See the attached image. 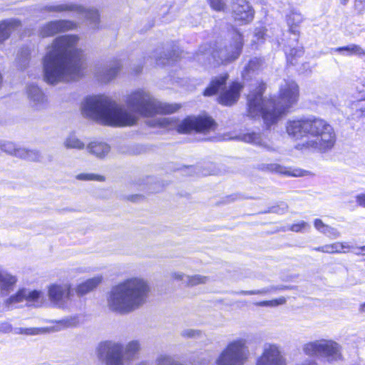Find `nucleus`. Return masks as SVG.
<instances>
[{"label":"nucleus","mask_w":365,"mask_h":365,"mask_svg":"<svg viewBox=\"0 0 365 365\" xmlns=\"http://www.w3.org/2000/svg\"><path fill=\"white\" fill-rule=\"evenodd\" d=\"M287 302V299L284 297H280L277 299H274L272 300H268V301H262L259 302H257L255 304L258 307H275L279 305L284 304Z\"/></svg>","instance_id":"obj_38"},{"label":"nucleus","mask_w":365,"mask_h":365,"mask_svg":"<svg viewBox=\"0 0 365 365\" xmlns=\"http://www.w3.org/2000/svg\"><path fill=\"white\" fill-rule=\"evenodd\" d=\"M170 61L171 60H170L167 57L160 56L155 59V63L159 66H164V65L170 63Z\"/></svg>","instance_id":"obj_49"},{"label":"nucleus","mask_w":365,"mask_h":365,"mask_svg":"<svg viewBox=\"0 0 365 365\" xmlns=\"http://www.w3.org/2000/svg\"><path fill=\"white\" fill-rule=\"evenodd\" d=\"M137 365H148L145 362H140Z\"/></svg>","instance_id":"obj_57"},{"label":"nucleus","mask_w":365,"mask_h":365,"mask_svg":"<svg viewBox=\"0 0 365 365\" xmlns=\"http://www.w3.org/2000/svg\"><path fill=\"white\" fill-rule=\"evenodd\" d=\"M174 277L176 279L182 281L190 286H195L200 284H205L208 281V277L202 275L188 276L182 273H175Z\"/></svg>","instance_id":"obj_29"},{"label":"nucleus","mask_w":365,"mask_h":365,"mask_svg":"<svg viewBox=\"0 0 365 365\" xmlns=\"http://www.w3.org/2000/svg\"><path fill=\"white\" fill-rule=\"evenodd\" d=\"M17 282L16 276L12 275L0 267V293L7 295L13 291Z\"/></svg>","instance_id":"obj_22"},{"label":"nucleus","mask_w":365,"mask_h":365,"mask_svg":"<svg viewBox=\"0 0 365 365\" xmlns=\"http://www.w3.org/2000/svg\"><path fill=\"white\" fill-rule=\"evenodd\" d=\"M323 249H325L326 251H340L344 249L347 250H355V249H361L363 250L364 247H356L353 243L351 242H336L330 245H327L324 247H323Z\"/></svg>","instance_id":"obj_35"},{"label":"nucleus","mask_w":365,"mask_h":365,"mask_svg":"<svg viewBox=\"0 0 365 365\" xmlns=\"http://www.w3.org/2000/svg\"><path fill=\"white\" fill-rule=\"evenodd\" d=\"M264 89L265 85L259 83L257 91L247 96L248 115L251 118L262 117L265 125L269 127L279 121L297 103L299 89L295 81L285 80L280 85L275 101L262 98Z\"/></svg>","instance_id":"obj_3"},{"label":"nucleus","mask_w":365,"mask_h":365,"mask_svg":"<svg viewBox=\"0 0 365 365\" xmlns=\"http://www.w3.org/2000/svg\"><path fill=\"white\" fill-rule=\"evenodd\" d=\"M335 51L346 56L356 55L363 56L365 55V51L361 46L356 44L336 48Z\"/></svg>","instance_id":"obj_32"},{"label":"nucleus","mask_w":365,"mask_h":365,"mask_svg":"<svg viewBox=\"0 0 365 365\" xmlns=\"http://www.w3.org/2000/svg\"><path fill=\"white\" fill-rule=\"evenodd\" d=\"M123 350V344L106 341L98 345L97 353L100 359H106V365H124Z\"/></svg>","instance_id":"obj_12"},{"label":"nucleus","mask_w":365,"mask_h":365,"mask_svg":"<svg viewBox=\"0 0 365 365\" xmlns=\"http://www.w3.org/2000/svg\"><path fill=\"white\" fill-rule=\"evenodd\" d=\"M124 106L106 96L87 97L81 105L83 115L101 125L125 127L135 125L138 115L152 116L158 113H172L178 110V104L162 103L145 89L131 92Z\"/></svg>","instance_id":"obj_1"},{"label":"nucleus","mask_w":365,"mask_h":365,"mask_svg":"<svg viewBox=\"0 0 365 365\" xmlns=\"http://www.w3.org/2000/svg\"><path fill=\"white\" fill-rule=\"evenodd\" d=\"M0 149L10 155L19 158L28 159L29 160H37L39 155L34 150H26L23 148H18L14 143L9 141L0 140Z\"/></svg>","instance_id":"obj_18"},{"label":"nucleus","mask_w":365,"mask_h":365,"mask_svg":"<svg viewBox=\"0 0 365 365\" xmlns=\"http://www.w3.org/2000/svg\"><path fill=\"white\" fill-rule=\"evenodd\" d=\"M101 281V276H96L91 279H88L84 282L78 284L76 288V292L78 296H83L96 289Z\"/></svg>","instance_id":"obj_27"},{"label":"nucleus","mask_w":365,"mask_h":365,"mask_svg":"<svg viewBox=\"0 0 365 365\" xmlns=\"http://www.w3.org/2000/svg\"><path fill=\"white\" fill-rule=\"evenodd\" d=\"M141 70H142V67H138V68L135 71V73H140V72L141 71Z\"/></svg>","instance_id":"obj_56"},{"label":"nucleus","mask_w":365,"mask_h":365,"mask_svg":"<svg viewBox=\"0 0 365 365\" xmlns=\"http://www.w3.org/2000/svg\"><path fill=\"white\" fill-rule=\"evenodd\" d=\"M80 323L79 317L76 315L66 317L56 324L55 330L60 331L63 329L75 327Z\"/></svg>","instance_id":"obj_34"},{"label":"nucleus","mask_w":365,"mask_h":365,"mask_svg":"<svg viewBox=\"0 0 365 365\" xmlns=\"http://www.w3.org/2000/svg\"><path fill=\"white\" fill-rule=\"evenodd\" d=\"M284 289H285V287H283V286H281V287L271 286L269 287L264 288L262 289L251 290V291H242L240 292V294H243V295H253V294L264 295V294H266L269 292H276L277 290H282Z\"/></svg>","instance_id":"obj_36"},{"label":"nucleus","mask_w":365,"mask_h":365,"mask_svg":"<svg viewBox=\"0 0 365 365\" xmlns=\"http://www.w3.org/2000/svg\"><path fill=\"white\" fill-rule=\"evenodd\" d=\"M76 178L79 180H95V181H103L104 177L93 173H81L76 176Z\"/></svg>","instance_id":"obj_41"},{"label":"nucleus","mask_w":365,"mask_h":365,"mask_svg":"<svg viewBox=\"0 0 365 365\" xmlns=\"http://www.w3.org/2000/svg\"><path fill=\"white\" fill-rule=\"evenodd\" d=\"M302 351L307 356H321L329 363L342 359L341 345L331 339H322L305 343Z\"/></svg>","instance_id":"obj_8"},{"label":"nucleus","mask_w":365,"mask_h":365,"mask_svg":"<svg viewBox=\"0 0 365 365\" xmlns=\"http://www.w3.org/2000/svg\"><path fill=\"white\" fill-rule=\"evenodd\" d=\"M72 296L70 284H52L48 287V297L50 302L59 308H68Z\"/></svg>","instance_id":"obj_13"},{"label":"nucleus","mask_w":365,"mask_h":365,"mask_svg":"<svg viewBox=\"0 0 365 365\" xmlns=\"http://www.w3.org/2000/svg\"><path fill=\"white\" fill-rule=\"evenodd\" d=\"M43 10L56 13L72 11L75 13L77 16L83 18L88 21L92 29H96L99 28L100 16L98 10L93 8H86L76 4L64 3L47 5Z\"/></svg>","instance_id":"obj_11"},{"label":"nucleus","mask_w":365,"mask_h":365,"mask_svg":"<svg viewBox=\"0 0 365 365\" xmlns=\"http://www.w3.org/2000/svg\"><path fill=\"white\" fill-rule=\"evenodd\" d=\"M265 169L272 173H276L286 176L292 177L304 176L305 174L307 173V171L302 170L301 169H292L276 163L267 165Z\"/></svg>","instance_id":"obj_23"},{"label":"nucleus","mask_w":365,"mask_h":365,"mask_svg":"<svg viewBox=\"0 0 365 365\" xmlns=\"http://www.w3.org/2000/svg\"><path fill=\"white\" fill-rule=\"evenodd\" d=\"M256 365H287V361L278 344L267 343L257 357Z\"/></svg>","instance_id":"obj_14"},{"label":"nucleus","mask_w":365,"mask_h":365,"mask_svg":"<svg viewBox=\"0 0 365 365\" xmlns=\"http://www.w3.org/2000/svg\"><path fill=\"white\" fill-rule=\"evenodd\" d=\"M287 134L296 139L306 138L296 148L299 150H317L327 152L334 148L336 136L333 127L324 119L314 116L289 120Z\"/></svg>","instance_id":"obj_4"},{"label":"nucleus","mask_w":365,"mask_h":365,"mask_svg":"<svg viewBox=\"0 0 365 365\" xmlns=\"http://www.w3.org/2000/svg\"><path fill=\"white\" fill-rule=\"evenodd\" d=\"M29 51L26 48L21 51V53L17 58V64L20 69H24L29 65Z\"/></svg>","instance_id":"obj_37"},{"label":"nucleus","mask_w":365,"mask_h":365,"mask_svg":"<svg viewBox=\"0 0 365 365\" xmlns=\"http://www.w3.org/2000/svg\"><path fill=\"white\" fill-rule=\"evenodd\" d=\"M304 19V16L299 9H290L286 15V22L289 27V31L294 35H299V27Z\"/></svg>","instance_id":"obj_21"},{"label":"nucleus","mask_w":365,"mask_h":365,"mask_svg":"<svg viewBox=\"0 0 365 365\" xmlns=\"http://www.w3.org/2000/svg\"><path fill=\"white\" fill-rule=\"evenodd\" d=\"M243 46L242 36L240 33H236L233 37V41L228 46L219 51L215 50L212 52L202 51L200 54H197V60L202 61L205 58L210 56L219 63H228L237 59L240 55Z\"/></svg>","instance_id":"obj_10"},{"label":"nucleus","mask_w":365,"mask_h":365,"mask_svg":"<svg viewBox=\"0 0 365 365\" xmlns=\"http://www.w3.org/2000/svg\"><path fill=\"white\" fill-rule=\"evenodd\" d=\"M262 60L258 58H251L242 71L245 80H249L258 73L262 66Z\"/></svg>","instance_id":"obj_24"},{"label":"nucleus","mask_w":365,"mask_h":365,"mask_svg":"<svg viewBox=\"0 0 365 365\" xmlns=\"http://www.w3.org/2000/svg\"><path fill=\"white\" fill-rule=\"evenodd\" d=\"M77 35H63L56 38L46 48L43 59L45 80L54 84L69 81L82 75V51L77 48Z\"/></svg>","instance_id":"obj_2"},{"label":"nucleus","mask_w":365,"mask_h":365,"mask_svg":"<svg viewBox=\"0 0 365 365\" xmlns=\"http://www.w3.org/2000/svg\"><path fill=\"white\" fill-rule=\"evenodd\" d=\"M250 357L247 341L237 338L230 341L216 359L217 365H245Z\"/></svg>","instance_id":"obj_7"},{"label":"nucleus","mask_w":365,"mask_h":365,"mask_svg":"<svg viewBox=\"0 0 365 365\" xmlns=\"http://www.w3.org/2000/svg\"><path fill=\"white\" fill-rule=\"evenodd\" d=\"M210 6L215 11H220L225 9V0H209Z\"/></svg>","instance_id":"obj_43"},{"label":"nucleus","mask_w":365,"mask_h":365,"mask_svg":"<svg viewBox=\"0 0 365 365\" xmlns=\"http://www.w3.org/2000/svg\"><path fill=\"white\" fill-rule=\"evenodd\" d=\"M324 235L329 237L338 238L340 236V232L336 228L329 225Z\"/></svg>","instance_id":"obj_46"},{"label":"nucleus","mask_w":365,"mask_h":365,"mask_svg":"<svg viewBox=\"0 0 365 365\" xmlns=\"http://www.w3.org/2000/svg\"><path fill=\"white\" fill-rule=\"evenodd\" d=\"M314 226L317 231L322 234H324L327 227H329V225L324 223L321 219H316L314 221Z\"/></svg>","instance_id":"obj_45"},{"label":"nucleus","mask_w":365,"mask_h":365,"mask_svg":"<svg viewBox=\"0 0 365 365\" xmlns=\"http://www.w3.org/2000/svg\"><path fill=\"white\" fill-rule=\"evenodd\" d=\"M283 230L284 231L290 230V231H292V232H301L299 222H297L296 223H294L292 225H288L287 227L284 228Z\"/></svg>","instance_id":"obj_48"},{"label":"nucleus","mask_w":365,"mask_h":365,"mask_svg":"<svg viewBox=\"0 0 365 365\" xmlns=\"http://www.w3.org/2000/svg\"><path fill=\"white\" fill-rule=\"evenodd\" d=\"M227 75L225 74L212 80L210 85L205 90L204 95L210 96L217 91H222L219 97V102L225 106H231L239 98L242 86L237 83H232L228 88L225 87Z\"/></svg>","instance_id":"obj_9"},{"label":"nucleus","mask_w":365,"mask_h":365,"mask_svg":"<svg viewBox=\"0 0 365 365\" xmlns=\"http://www.w3.org/2000/svg\"><path fill=\"white\" fill-rule=\"evenodd\" d=\"M303 53V50L302 48H292L289 52L286 51V54L287 56V60L290 62V63L294 64L293 58L296 56H301Z\"/></svg>","instance_id":"obj_42"},{"label":"nucleus","mask_w":365,"mask_h":365,"mask_svg":"<svg viewBox=\"0 0 365 365\" xmlns=\"http://www.w3.org/2000/svg\"><path fill=\"white\" fill-rule=\"evenodd\" d=\"M48 331L49 329L45 327H16L14 329V334L25 336L41 335Z\"/></svg>","instance_id":"obj_30"},{"label":"nucleus","mask_w":365,"mask_h":365,"mask_svg":"<svg viewBox=\"0 0 365 365\" xmlns=\"http://www.w3.org/2000/svg\"><path fill=\"white\" fill-rule=\"evenodd\" d=\"M255 35L258 41H259L260 39H262L264 38V29L263 27L257 28L255 30Z\"/></svg>","instance_id":"obj_50"},{"label":"nucleus","mask_w":365,"mask_h":365,"mask_svg":"<svg viewBox=\"0 0 365 365\" xmlns=\"http://www.w3.org/2000/svg\"><path fill=\"white\" fill-rule=\"evenodd\" d=\"M121 67L122 64L120 61L116 60L103 67L97 68L95 73L100 81L108 83L117 76Z\"/></svg>","instance_id":"obj_19"},{"label":"nucleus","mask_w":365,"mask_h":365,"mask_svg":"<svg viewBox=\"0 0 365 365\" xmlns=\"http://www.w3.org/2000/svg\"><path fill=\"white\" fill-rule=\"evenodd\" d=\"M288 205L284 201L278 202L275 205L269 207L266 212L282 215L287 212Z\"/></svg>","instance_id":"obj_39"},{"label":"nucleus","mask_w":365,"mask_h":365,"mask_svg":"<svg viewBox=\"0 0 365 365\" xmlns=\"http://www.w3.org/2000/svg\"><path fill=\"white\" fill-rule=\"evenodd\" d=\"M359 311L360 313H364L365 314V302L360 305Z\"/></svg>","instance_id":"obj_54"},{"label":"nucleus","mask_w":365,"mask_h":365,"mask_svg":"<svg viewBox=\"0 0 365 365\" xmlns=\"http://www.w3.org/2000/svg\"><path fill=\"white\" fill-rule=\"evenodd\" d=\"M23 301H26L30 305L36 307H41L45 302L43 294L41 291L22 289L15 295L7 299L6 303L9 308Z\"/></svg>","instance_id":"obj_15"},{"label":"nucleus","mask_w":365,"mask_h":365,"mask_svg":"<svg viewBox=\"0 0 365 365\" xmlns=\"http://www.w3.org/2000/svg\"><path fill=\"white\" fill-rule=\"evenodd\" d=\"M233 18L240 24H247L254 18V10L246 0H236L232 4Z\"/></svg>","instance_id":"obj_17"},{"label":"nucleus","mask_w":365,"mask_h":365,"mask_svg":"<svg viewBox=\"0 0 365 365\" xmlns=\"http://www.w3.org/2000/svg\"><path fill=\"white\" fill-rule=\"evenodd\" d=\"M78 24L70 20H55L46 22L38 29L41 37H50L71 30L77 29Z\"/></svg>","instance_id":"obj_16"},{"label":"nucleus","mask_w":365,"mask_h":365,"mask_svg":"<svg viewBox=\"0 0 365 365\" xmlns=\"http://www.w3.org/2000/svg\"><path fill=\"white\" fill-rule=\"evenodd\" d=\"M181 335L184 337L187 338H196L199 337L201 335V332L198 330L187 329L183 330L181 333Z\"/></svg>","instance_id":"obj_44"},{"label":"nucleus","mask_w":365,"mask_h":365,"mask_svg":"<svg viewBox=\"0 0 365 365\" xmlns=\"http://www.w3.org/2000/svg\"><path fill=\"white\" fill-rule=\"evenodd\" d=\"M63 145L67 149L82 150L85 148L84 143L74 133H71L66 138Z\"/></svg>","instance_id":"obj_33"},{"label":"nucleus","mask_w":365,"mask_h":365,"mask_svg":"<svg viewBox=\"0 0 365 365\" xmlns=\"http://www.w3.org/2000/svg\"><path fill=\"white\" fill-rule=\"evenodd\" d=\"M356 98L358 101V105H356V107H359L361 115H365V86H363L361 89L358 90Z\"/></svg>","instance_id":"obj_40"},{"label":"nucleus","mask_w":365,"mask_h":365,"mask_svg":"<svg viewBox=\"0 0 365 365\" xmlns=\"http://www.w3.org/2000/svg\"><path fill=\"white\" fill-rule=\"evenodd\" d=\"M20 21L16 19H10L0 22V43L9 38L11 33L20 26Z\"/></svg>","instance_id":"obj_26"},{"label":"nucleus","mask_w":365,"mask_h":365,"mask_svg":"<svg viewBox=\"0 0 365 365\" xmlns=\"http://www.w3.org/2000/svg\"><path fill=\"white\" fill-rule=\"evenodd\" d=\"M140 349V342L137 340L129 341L123 346V356L125 360H132Z\"/></svg>","instance_id":"obj_31"},{"label":"nucleus","mask_w":365,"mask_h":365,"mask_svg":"<svg viewBox=\"0 0 365 365\" xmlns=\"http://www.w3.org/2000/svg\"><path fill=\"white\" fill-rule=\"evenodd\" d=\"M156 124L168 129H176L178 133H187L195 130L197 133H207L215 129L214 120L209 117H187L179 121L171 117H160L155 120Z\"/></svg>","instance_id":"obj_6"},{"label":"nucleus","mask_w":365,"mask_h":365,"mask_svg":"<svg viewBox=\"0 0 365 365\" xmlns=\"http://www.w3.org/2000/svg\"><path fill=\"white\" fill-rule=\"evenodd\" d=\"M149 292V287L143 279H127L111 289L107 298L108 307L121 314L130 313L145 303Z\"/></svg>","instance_id":"obj_5"},{"label":"nucleus","mask_w":365,"mask_h":365,"mask_svg":"<svg viewBox=\"0 0 365 365\" xmlns=\"http://www.w3.org/2000/svg\"><path fill=\"white\" fill-rule=\"evenodd\" d=\"M27 95L31 106L35 109H41L46 106V98L37 86L29 85L27 88Z\"/></svg>","instance_id":"obj_20"},{"label":"nucleus","mask_w":365,"mask_h":365,"mask_svg":"<svg viewBox=\"0 0 365 365\" xmlns=\"http://www.w3.org/2000/svg\"><path fill=\"white\" fill-rule=\"evenodd\" d=\"M87 148L91 154L101 159L107 156L110 150V147L108 144L100 141L91 142Z\"/></svg>","instance_id":"obj_25"},{"label":"nucleus","mask_w":365,"mask_h":365,"mask_svg":"<svg viewBox=\"0 0 365 365\" xmlns=\"http://www.w3.org/2000/svg\"><path fill=\"white\" fill-rule=\"evenodd\" d=\"M14 329L11 324L8 322H3L0 324V332L8 334L14 333Z\"/></svg>","instance_id":"obj_47"},{"label":"nucleus","mask_w":365,"mask_h":365,"mask_svg":"<svg viewBox=\"0 0 365 365\" xmlns=\"http://www.w3.org/2000/svg\"><path fill=\"white\" fill-rule=\"evenodd\" d=\"M356 202L359 205L365 207V194H361V195H357Z\"/></svg>","instance_id":"obj_51"},{"label":"nucleus","mask_w":365,"mask_h":365,"mask_svg":"<svg viewBox=\"0 0 365 365\" xmlns=\"http://www.w3.org/2000/svg\"><path fill=\"white\" fill-rule=\"evenodd\" d=\"M357 1H359L361 3H364L365 4V0H356Z\"/></svg>","instance_id":"obj_58"},{"label":"nucleus","mask_w":365,"mask_h":365,"mask_svg":"<svg viewBox=\"0 0 365 365\" xmlns=\"http://www.w3.org/2000/svg\"><path fill=\"white\" fill-rule=\"evenodd\" d=\"M349 0H340V3L342 5H346L348 3Z\"/></svg>","instance_id":"obj_55"},{"label":"nucleus","mask_w":365,"mask_h":365,"mask_svg":"<svg viewBox=\"0 0 365 365\" xmlns=\"http://www.w3.org/2000/svg\"><path fill=\"white\" fill-rule=\"evenodd\" d=\"M296 365H317V363L314 360L308 359L302 363L297 364Z\"/></svg>","instance_id":"obj_53"},{"label":"nucleus","mask_w":365,"mask_h":365,"mask_svg":"<svg viewBox=\"0 0 365 365\" xmlns=\"http://www.w3.org/2000/svg\"><path fill=\"white\" fill-rule=\"evenodd\" d=\"M242 140L246 143H252L256 145L261 146L267 150H272V143L267 139L263 138L259 133H252L243 135Z\"/></svg>","instance_id":"obj_28"},{"label":"nucleus","mask_w":365,"mask_h":365,"mask_svg":"<svg viewBox=\"0 0 365 365\" xmlns=\"http://www.w3.org/2000/svg\"><path fill=\"white\" fill-rule=\"evenodd\" d=\"M299 224L300 226L301 232L307 231V230H309V228H310L309 225L304 221H299Z\"/></svg>","instance_id":"obj_52"}]
</instances>
